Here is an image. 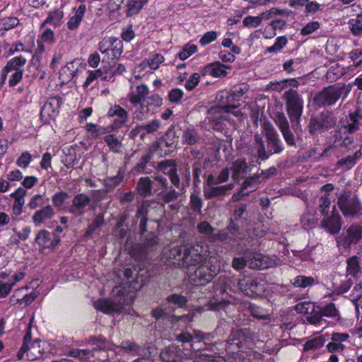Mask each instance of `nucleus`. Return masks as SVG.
Masks as SVG:
<instances>
[{
	"mask_svg": "<svg viewBox=\"0 0 362 362\" xmlns=\"http://www.w3.org/2000/svg\"><path fill=\"white\" fill-rule=\"evenodd\" d=\"M159 167L165 174L169 176L172 185H169L166 177L162 175H157L154 180L158 183L159 188L155 189L157 197L165 204L175 202L186 192V188L189 186L191 173L189 167L187 165L185 173V180L180 183V176L177 174V169L175 163L170 160L162 161Z\"/></svg>",
	"mask_w": 362,
	"mask_h": 362,
	"instance_id": "1",
	"label": "nucleus"
},
{
	"mask_svg": "<svg viewBox=\"0 0 362 362\" xmlns=\"http://www.w3.org/2000/svg\"><path fill=\"white\" fill-rule=\"evenodd\" d=\"M218 272L219 267L213 264L211 259H209L197 266L188 269L187 274L193 284L204 285L210 282Z\"/></svg>",
	"mask_w": 362,
	"mask_h": 362,
	"instance_id": "2",
	"label": "nucleus"
},
{
	"mask_svg": "<svg viewBox=\"0 0 362 362\" xmlns=\"http://www.w3.org/2000/svg\"><path fill=\"white\" fill-rule=\"evenodd\" d=\"M325 317L337 322L341 320L340 311L335 303H329L325 305H317V308L313 310L311 315H308L306 320L313 325L321 326L327 322Z\"/></svg>",
	"mask_w": 362,
	"mask_h": 362,
	"instance_id": "3",
	"label": "nucleus"
},
{
	"mask_svg": "<svg viewBox=\"0 0 362 362\" xmlns=\"http://www.w3.org/2000/svg\"><path fill=\"white\" fill-rule=\"evenodd\" d=\"M337 123V118L334 114L331 111L325 110L317 115L311 116L308 131L311 136H317L334 128Z\"/></svg>",
	"mask_w": 362,
	"mask_h": 362,
	"instance_id": "4",
	"label": "nucleus"
},
{
	"mask_svg": "<svg viewBox=\"0 0 362 362\" xmlns=\"http://www.w3.org/2000/svg\"><path fill=\"white\" fill-rule=\"evenodd\" d=\"M286 112L293 128L298 124L303 110V100L297 90L289 89L284 95Z\"/></svg>",
	"mask_w": 362,
	"mask_h": 362,
	"instance_id": "5",
	"label": "nucleus"
},
{
	"mask_svg": "<svg viewBox=\"0 0 362 362\" xmlns=\"http://www.w3.org/2000/svg\"><path fill=\"white\" fill-rule=\"evenodd\" d=\"M337 205L342 214L347 218H354L362 215V203L358 196L346 191L339 195Z\"/></svg>",
	"mask_w": 362,
	"mask_h": 362,
	"instance_id": "6",
	"label": "nucleus"
},
{
	"mask_svg": "<svg viewBox=\"0 0 362 362\" xmlns=\"http://www.w3.org/2000/svg\"><path fill=\"white\" fill-rule=\"evenodd\" d=\"M40 344L41 341L39 340L31 342V327H28L23 337V344L17 354L18 360L23 358L25 354L27 359L30 361L40 358L42 354Z\"/></svg>",
	"mask_w": 362,
	"mask_h": 362,
	"instance_id": "7",
	"label": "nucleus"
},
{
	"mask_svg": "<svg viewBox=\"0 0 362 362\" xmlns=\"http://www.w3.org/2000/svg\"><path fill=\"white\" fill-rule=\"evenodd\" d=\"M183 257L185 267L188 270L190 267L197 266L207 259L206 250L199 244H186Z\"/></svg>",
	"mask_w": 362,
	"mask_h": 362,
	"instance_id": "8",
	"label": "nucleus"
},
{
	"mask_svg": "<svg viewBox=\"0 0 362 362\" xmlns=\"http://www.w3.org/2000/svg\"><path fill=\"white\" fill-rule=\"evenodd\" d=\"M362 238V225L352 224L345 233L337 238V247L339 249L349 250L352 245H356Z\"/></svg>",
	"mask_w": 362,
	"mask_h": 362,
	"instance_id": "9",
	"label": "nucleus"
},
{
	"mask_svg": "<svg viewBox=\"0 0 362 362\" xmlns=\"http://www.w3.org/2000/svg\"><path fill=\"white\" fill-rule=\"evenodd\" d=\"M342 88L337 86H329L317 93L313 98L315 105L319 107L334 105L341 97Z\"/></svg>",
	"mask_w": 362,
	"mask_h": 362,
	"instance_id": "10",
	"label": "nucleus"
},
{
	"mask_svg": "<svg viewBox=\"0 0 362 362\" xmlns=\"http://www.w3.org/2000/svg\"><path fill=\"white\" fill-rule=\"evenodd\" d=\"M264 129L267 147V152L269 158L272 154L281 153L284 150V146L279 134L272 126H267Z\"/></svg>",
	"mask_w": 362,
	"mask_h": 362,
	"instance_id": "11",
	"label": "nucleus"
},
{
	"mask_svg": "<svg viewBox=\"0 0 362 362\" xmlns=\"http://www.w3.org/2000/svg\"><path fill=\"white\" fill-rule=\"evenodd\" d=\"M238 286L243 292L251 297L260 296L265 290L264 281L257 279H242L239 281Z\"/></svg>",
	"mask_w": 362,
	"mask_h": 362,
	"instance_id": "12",
	"label": "nucleus"
},
{
	"mask_svg": "<svg viewBox=\"0 0 362 362\" xmlns=\"http://www.w3.org/2000/svg\"><path fill=\"white\" fill-rule=\"evenodd\" d=\"M91 203V198L86 193H79L72 199V204L68 211L75 216H81L87 211Z\"/></svg>",
	"mask_w": 362,
	"mask_h": 362,
	"instance_id": "13",
	"label": "nucleus"
},
{
	"mask_svg": "<svg viewBox=\"0 0 362 362\" xmlns=\"http://www.w3.org/2000/svg\"><path fill=\"white\" fill-rule=\"evenodd\" d=\"M60 241V237L56 233H50L45 229L40 230L35 237V242L42 248L54 249Z\"/></svg>",
	"mask_w": 362,
	"mask_h": 362,
	"instance_id": "14",
	"label": "nucleus"
},
{
	"mask_svg": "<svg viewBox=\"0 0 362 362\" xmlns=\"http://www.w3.org/2000/svg\"><path fill=\"white\" fill-rule=\"evenodd\" d=\"M107 116L109 117H115L111 124L116 130L125 125L129 121L128 112L120 105L116 104L109 108Z\"/></svg>",
	"mask_w": 362,
	"mask_h": 362,
	"instance_id": "15",
	"label": "nucleus"
},
{
	"mask_svg": "<svg viewBox=\"0 0 362 362\" xmlns=\"http://www.w3.org/2000/svg\"><path fill=\"white\" fill-rule=\"evenodd\" d=\"M128 304L124 300L122 303L120 300L117 302L109 300L107 299H98L94 302V308L106 314L119 313L124 309L123 305Z\"/></svg>",
	"mask_w": 362,
	"mask_h": 362,
	"instance_id": "16",
	"label": "nucleus"
},
{
	"mask_svg": "<svg viewBox=\"0 0 362 362\" xmlns=\"http://www.w3.org/2000/svg\"><path fill=\"white\" fill-rule=\"evenodd\" d=\"M110 44V46L105 47V45L100 44L99 50L104 54L107 55V57L111 59H118L123 49V44L121 40L115 37H110L106 41Z\"/></svg>",
	"mask_w": 362,
	"mask_h": 362,
	"instance_id": "17",
	"label": "nucleus"
},
{
	"mask_svg": "<svg viewBox=\"0 0 362 362\" xmlns=\"http://www.w3.org/2000/svg\"><path fill=\"white\" fill-rule=\"evenodd\" d=\"M55 215L53 206L47 205L37 210L32 216L35 226H40L46 221L52 219Z\"/></svg>",
	"mask_w": 362,
	"mask_h": 362,
	"instance_id": "18",
	"label": "nucleus"
},
{
	"mask_svg": "<svg viewBox=\"0 0 362 362\" xmlns=\"http://www.w3.org/2000/svg\"><path fill=\"white\" fill-rule=\"evenodd\" d=\"M185 245L175 247L166 253L168 263L177 267H185L184 263Z\"/></svg>",
	"mask_w": 362,
	"mask_h": 362,
	"instance_id": "19",
	"label": "nucleus"
},
{
	"mask_svg": "<svg viewBox=\"0 0 362 362\" xmlns=\"http://www.w3.org/2000/svg\"><path fill=\"white\" fill-rule=\"evenodd\" d=\"M149 94V89L144 84L139 85L135 90H132L129 94V100L134 106L139 103L145 101Z\"/></svg>",
	"mask_w": 362,
	"mask_h": 362,
	"instance_id": "20",
	"label": "nucleus"
},
{
	"mask_svg": "<svg viewBox=\"0 0 362 362\" xmlns=\"http://www.w3.org/2000/svg\"><path fill=\"white\" fill-rule=\"evenodd\" d=\"M341 216L338 213L332 211L331 216L327 217L322 221V225L324 228L328 229V230L332 233H338L341 228Z\"/></svg>",
	"mask_w": 362,
	"mask_h": 362,
	"instance_id": "21",
	"label": "nucleus"
},
{
	"mask_svg": "<svg viewBox=\"0 0 362 362\" xmlns=\"http://www.w3.org/2000/svg\"><path fill=\"white\" fill-rule=\"evenodd\" d=\"M247 266L253 269H264L268 268V257L261 253L247 255Z\"/></svg>",
	"mask_w": 362,
	"mask_h": 362,
	"instance_id": "22",
	"label": "nucleus"
},
{
	"mask_svg": "<svg viewBox=\"0 0 362 362\" xmlns=\"http://www.w3.org/2000/svg\"><path fill=\"white\" fill-rule=\"evenodd\" d=\"M326 342L325 336L321 335L314 338L306 339L303 344V351L304 353H313L322 348Z\"/></svg>",
	"mask_w": 362,
	"mask_h": 362,
	"instance_id": "23",
	"label": "nucleus"
},
{
	"mask_svg": "<svg viewBox=\"0 0 362 362\" xmlns=\"http://www.w3.org/2000/svg\"><path fill=\"white\" fill-rule=\"evenodd\" d=\"M231 169L233 171L232 177L235 181H238L240 178L244 177L245 175L250 170V168L244 158L235 160L232 164Z\"/></svg>",
	"mask_w": 362,
	"mask_h": 362,
	"instance_id": "24",
	"label": "nucleus"
},
{
	"mask_svg": "<svg viewBox=\"0 0 362 362\" xmlns=\"http://www.w3.org/2000/svg\"><path fill=\"white\" fill-rule=\"evenodd\" d=\"M233 188V184H228L223 186H213L205 188L204 190L206 199H211L214 197H223L227 191Z\"/></svg>",
	"mask_w": 362,
	"mask_h": 362,
	"instance_id": "25",
	"label": "nucleus"
},
{
	"mask_svg": "<svg viewBox=\"0 0 362 362\" xmlns=\"http://www.w3.org/2000/svg\"><path fill=\"white\" fill-rule=\"evenodd\" d=\"M346 276H351L354 278H357L361 272L360 257L357 255L351 256L346 260Z\"/></svg>",
	"mask_w": 362,
	"mask_h": 362,
	"instance_id": "26",
	"label": "nucleus"
},
{
	"mask_svg": "<svg viewBox=\"0 0 362 362\" xmlns=\"http://www.w3.org/2000/svg\"><path fill=\"white\" fill-rule=\"evenodd\" d=\"M74 10L75 11L74 16L71 17L67 22V28L71 30H76L79 27L84 16L86 6L85 4H81L77 8H74Z\"/></svg>",
	"mask_w": 362,
	"mask_h": 362,
	"instance_id": "27",
	"label": "nucleus"
},
{
	"mask_svg": "<svg viewBox=\"0 0 362 362\" xmlns=\"http://www.w3.org/2000/svg\"><path fill=\"white\" fill-rule=\"evenodd\" d=\"M153 181L149 177H141L136 184V190L137 194L143 197H147L152 194Z\"/></svg>",
	"mask_w": 362,
	"mask_h": 362,
	"instance_id": "28",
	"label": "nucleus"
},
{
	"mask_svg": "<svg viewBox=\"0 0 362 362\" xmlns=\"http://www.w3.org/2000/svg\"><path fill=\"white\" fill-rule=\"evenodd\" d=\"M253 146L256 152L253 155L255 157H257L261 160H266L268 159V153L265 148L264 141L262 136L258 134H256L254 136Z\"/></svg>",
	"mask_w": 362,
	"mask_h": 362,
	"instance_id": "29",
	"label": "nucleus"
},
{
	"mask_svg": "<svg viewBox=\"0 0 362 362\" xmlns=\"http://www.w3.org/2000/svg\"><path fill=\"white\" fill-rule=\"evenodd\" d=\"M361 151H357L353 156H348L346 158L339 159L337 163V167L343 170H349L354 167L356 161L361 157Z\"/></svg>",
	"mask_w": 362,
	"mask_h": 362,
	"instance_id": "30",
	"label": "nucleus"
},
{
	"mask_svg": "<svg viewBox=\"0 0 362 362\" xmlns=\"http://www.w3.org/2000/svg\"><path fill=\"white\" fill-rule=\"evenodd\" d=\"M64 12L60 8H56L49 12L47 18L42 23V25L46 24L54 25V27L60 26L63 23Z\"/></svg>",
	"mask_w": 362,
	"mask_h": 362,
	"instance_id": "31",
	"label": "nucleus"
},
{
	"mask_svg": "<svg viewBox=\"0 0 362 362\" xmlns=\"http://www.w3.org/2000/svg\"><path fill=\"white\" fill-rule=\"evenodd\" d=\"M226 68L227 67L218 62L211 63L205 66L204 74L214 77H224L227 74Z\"/></svg>",
	"mask_w": 362,
	"mask_h": 362,
	"instance_id": "32",
	"label": "nucleus"
},
{
	"mask_svg": "<svg viewBox=\"0 0 362 362\" xmlns=\"http://www.w3.org/2000/svg\"><path fill=\"white\" fill-rule=\"evenodd\" d=\"M182 140L184 144L194 145L201 140V136L194 129H186L183 130Z\"/></svg>",
	"mask_w": 362,
	"mask_h": 362,
	"instance_id": "33",
	"label": "nucleus"
},
{
	"mask_svg": "<svg viewBox=\"0 0 362 362\" xmlns=\"http://www.w3.org/2000/svg\"><path fill=\"white\" fill-rule=\"evenodd\" d=\"M291 284L294 287L305 288L317 284V281L312 276L299 275L293 279Z\"/></svg>",
	"mask_w": 362,
	"mask_h": 362,
	"instance_id": "34",
	"label": "nucleus"
},
{
	"mask_svg": "<svg viewBox=\"0 0 362 362\" xmlns=\"http://www.w3.org/2000/svg\"><path fill=\"white\" fill-rule=\"evenodd\" d=\"M248 90L247 85L238 84L233 87L230 93H228V102L238 101L240 98Z\"/></svg>",
	"mask_w": 362,
	"mask_h": 362,
	"instance_id": "35",
	"label": "nucleus"
},
{
	"mask_svg": "<svg viewBox=\"0 0 362 362\" xmlns=\"http://www.w3.org/2000/svg\"><path fill=\"white\" fill-rule=\"evenodd\" d=\"M138 105L139 107L135 109L134 112L136 119L143 121L147 119L150 115L154 114L145 101L141 102Z\"/></svg>",
	"mask_w": 362,
	"mask_h": 362,
	"instance_id": "36",
	"label": "nucleus"
},
{
	"mask_svg": "<svg viewBox=\"0 0 362 362\" xmlns=\"http://www.w3.org/2000/svg\"><path fill=\"white\" fill-rule=\"evenodd\" d=\"M104 141L108 146L110 151L114 153H119L122 146L121 141L114 134H109L104 136Z\"/></svg>",
	"mask_w": 362,
	"mask_h": 362,
	"instance_id": "37",
	"label": "nucleus"
},
{
	"mask_svg": "<svg viewBox=\"0 0 362 362\" xmlns=\"http://www.w3.org/2000/svg\"><path fill=\"white\" fill-rule=\"evenodd\" d=\"M124 178L123 174L121 171H118L117 174L113 177H108L104 180V185L106 192L112 191L117 186H118Z\"/></svg>",
	"mask_w": 362,
	"mask_h": 362,
	"instance_id": "38",
	"label": "nucleus"
},
{
	"mask_svg": "<svg viewBox=\"0 0 362 362\" xmlns=\"http://www.w3.org/2000/svg\"><path fill=\"white\" fill-rule=\"evenodd\" d=\"M26 62V59L22 56L15 57L7 62L5 69L8 72L21 71V68L25 64Z\"/></svg>",
	"mask_w": 362,
	"mask_h": 362,
	"instance_id": "39",
	"label": "nucleus"
},
{
	"mask_svg": "<svg viewBox=\"0 0 362 362\" xmlns=\"http://www.w3.org/2000/svg\"><path fill=\"white\" fill-rule=\"evenodd\" d=\"M149 0H130L127 4V16L138 14Z\"/></svg>",
	"mask_w": 362,
	"mask_h": 362,
	"instance_id": "40",
	"label": "nucleus"
},
{
	"mask_svg": "<svg viewBox=\"0 0 362 362\" xmlns=\"http://www.w3.org/2000/svg\"><path fill=\"white\" fill-rule=\"evenodd\" d=\"M19 23V20L16 17H5L0 19V35L16 27Z\"/></svg>",
	"mask_w": 362,
	"mask_h": 362,
	"instance_id": "41",
	"label": "nucleus"
},
{
	"mask_svg": "<svg viewBox=\"0 0 362 362\" xmlns=\"http://www.w3.org/2000/svg\"><path fill=\"white\" fill-rule=\"evenodd\" d=\"M348 24L354 35H361L362 34V13L358 14L355 18L350 19Z\"/></svg>",
	"mask_w": 362,
	"mask_h": 362,
	"instance_id": "42",
	"label": "nucleus"
},
{
	"mask_svg": "<svg viewBox=\"0 0 362 362\" xmlns=\"http://www.w3.org/2000/svg\"><path fill=\"white\" fill-rule=\"evenodd\" d=\"M187 303V299L185 296L180 295V294H172L167 297L166 298V304L173 305L175 308H182L186 305Z\"/></svg>",
	"mask_w": 362,
	"mask_h": 362,
	"instance_id": "43",
	"label": "nucleus"
},
{
	"mask_svg": "<svg viewBox=\"0 0 362 362\" xmlns=\"http://www.w3.org/2000/svg\"><path fill=\"white\" fill-rule=\"evenodd\" d=\"M151 157L150 153L144 154L134 167L133 170L136 173H146V165L150 162Z\"/></svg>",
	"mask_w": 362,
	"mask_h": 362,
	"instance_id": "44",
	"label": "nucleus"
},
{
	"mask_svg": "<svg viewBox=\"0 0 362 362\" xmlns=\"http://www.w3.org/2000/svg\"><path fill=\"white\" fill-rule=\"evenodd\" d=\"M317 308V305L310 301H303L298 303L295 306V310L300 314H309L311 315L313 310Z\"/></svg>",
	"mask_w": 362,
	"mask_h": 362,
	"instance_id": "45",
	"label": "nucleus"
},
{
	"mask_svg": "<svg viewBox=\"0 0 362 362\" xmlns=\"http://www.w3.org/2000/svg\"><path fill=\"white\" fill-rule=\"evenodd\" d=\"M259 174H255L252 176L247 177L243 183L241 189L245 192V189L250 187L252 189L249 192L254 191L259 183Z\"/></svg>",
	"mask_w": 362,
	"mask_h": 362,
	"instance_id": "46",
	"label": "nucleus"
},
{
	"mask_svg": "<svg viewBox=\"0 0 362 362\" xmlns=\"http://www.w3.org/2000/svg\"><path fill=\"white\" fill-rule=\"evenodd\" d=\"M145 103L148 105L149 108L155 113L157 108L160 107L163 104V99L158 94H153L148 97Z\"/></svg>",
	"mask_w": 362,
	"mask_h": 362,
	"instance_id": "47",
	"label": "nucleus"
},
{
	"mask_svg": "<svg viewBox=\"0 0 362 362\" xmlns=\"http://www.w3.org/2000/svg\"><path fill=\"white\" fill-rule=\"evenodd\" d=\"M69 197V195L68 193L64 191L55 193L52 197L53 206L56 208L60 209Z\"/></svg>",
	"mask_w": 362,
	"mask_h": 362,
	"instance_id": "48",
	"label": "nucleus"
},
{
	"mask_svg": "<svg viewBox=\"0 0 362 362\" xmlns=\"http://www.w3.org/2000/svg\"><path fill=\"white\" fill-rule=\"evenodd\" d=\"M274 120L281 132L290 127L288 121L283 112H277Z\"/></svg>",
	"mask_w": 362,
	"mask_h": 362,
	"instance_id": "49",
	"label": "nucleus"
},
{
	"mask_svg": "<svg viewBox=\"0 0 362 362\" xmlns=\"http://www.w3.org/2000/svg\"><path fill=\"white\" fill-rule=\"evenodd\" d=\"M120 347L127 353L139 354L141 351L140 346L130 340L122 341Z\"/></svg>",
	"mask_w": 362,
	"mask_h": 362,
	"instance_id": "50",
	"label": "nucleus"
},
{
	"mask_svg": "<svg viewBox=\"0 0 362 362\" xmlns=\"http://www.w3.org/2000/svg\"><path fill=\"white\" fill-rule=\"evenodd\" d=\"M193 169V185L194 187H198L201 183L200 175L202 174V163L199 160H195L192 163Z\"/></svg>",
	"mask_w": 362,
	"mask_h": 362,
	"instance_id": "51",
	"label": "nucleus"
},
{
	"mask_svg": "<svg viewBox=\"0 0 362 362\" xmlns=\"http://www.w3.org/2000/svg\"><path fill=\"white\" fill-rule=\"evenodd\" d=\"M287 38L284 36L278 37L274 44L267 48L268 52H278L281 51L287 44Z\"/></svg>",
	"mask_w": 362,
	"mask_h": 362,
	"instance_id": "52",
	"label": "nucleus"
},
{
	"mask_svg": "<svg viewBox=\"0 0 362 362\" xmlns=\"http://www.w3.org/2000/svg\"><path fill=\"white\" fill-rule=\"evenodd\" d=\"M194 362H226L223 357L199 354L194 357Z\"/></svg>",
	"mask_w": 362,
	"mask_h": 362,
	"instance_id": "53",
	"label": "nucleus"
},
{
	"mask_svg": "<svg viewBox=\"0 0 362 362\" xmlns=\"http://www.w3.org/2000/svg\"><path fill=\"white\" fill-rule=\"evenodd\" d=\"M350 335L348 333L333 332L331 334V341L338 346H344V342L349 340Z\"/></svg>",
	"mask_w": 362,
	"mask_h": 362,
	"instance_id": "54",
	"label": "nucleus"
},
{
	"mask_svg": "<svg viewBox=\"0 0 362 362\" xmlns=\"http://www.w3.org/2000/svg\"><path fill=\"white\" fill-rule=\"evenodd\" d=\"M107 339L104 337L100 335V336H95V337H90L88 339V343L92 345H95V346L93 348V350H100L105 347V344L107 343Z\"/></svg>",
	"mask_w": 362,
	"mask_h": 362,
	"instance_id": "55",
	"label": "nucleus"
},
{
	"mask_svg": "<svg viewBox=\"0 0 362 362\" xmlns=\"http://www.w3.org/2000/svg\"><path fill=\"white\" fill-rule=\"evenodd\" d=\"M197 51V45L187 44L179 53L178 57L181 60H185L189 57L192 54L195 53Z\"/></svg>",
	"mask_w": 362,
	"mask_h": 362,
	"instance_id": "56",
	"label": "nucleus"
},
{
	"mask_svg": "<svg viewBox=\"0 0 362 362\" xmlns=\"http://www.w3.org/2000/svg\"><path fill=\"white\" fill-rule=\"evenodd\" d=\"M319 202H320V206H320V213L324 216H327L328 215L329 210V206H330V204H331V202H330V199L329 198V195L325 194L324 196H322L320 198Z\"/></svg>",
	"mask_w": 362,
	"mask_h": 362,
	"instance_id": "57",
	"label": "nucleus"
},
{
	"mask_svg": "<svg viewBox=\"0 0 362 362\" xmlns=\"http://www.w3.org/2000/svg\"><path fill=\"white\" fill-rule=\"evenodd\" d=\"M203 201L196 193H192L190 196L191 209L195 212H200L202 208Z\"/></svg>",
	"mask_w": 362,
	"mask_h": 362,
	"instance_id": "58",
	"label": "nucleus"
},
{
	"mask_svg": "<svg viewBox=\"0 0 362 362\" xmlns=\"http://www.w3.org/2000/svg\"><path fill=\"white\" fill-rule=\"evenodd\" d=\"M197 228L199 233L206 236L211 235L214 231V228L207 221H202Z\"/></svg>",
	"mask_w": 362,
	"mask_h": 362,
	"instance_id": "59",
	"label": "nucleus"
},
{
	"mask_svg": "<svg viewBox=\"0 0 362 362\" xmlns=\"http://www.w3.org/2000/svg\"><path fill=\"white\" fill-rule=\"evenodd\" d=\"M142 126L145 135L146 134H153L160 127V122L158 119H154Z\"/></svg>",
	"mask_w": 362,
	"mask_h": 362,
	"instance_id": "60",
	"label": "nucleus"
},
{
	"mask_svg": "<svg viewBox=\"0 0 362 362\" xmlns=\"http://www.w3.org/2000/svg\"><path fill=\"white\" fill-rule=\"evenodd\" d=\"M184 93L180 88L172 89L168 94L169 100L173 103H178L183 98Z\"/></svg>",
	"mask_w": 362,
	"mask_h": 362,
	"instance_id": "61",
	"label": "nucleus"
},
{
	"mask_svg": "<svg viewBox=\"0 0 362 362\" xmlns=\"http://www.w3.org/2000/svg\"><path fill=\"white\" fill-rule=\"evenodd\" d=\"M218 34L216 31L206 32L199 40V43L201 45L205 46L216 40Z\"/></svg>",
	"mask_w": 362,
	"mask_h": 362,
	"instance_id": "62",
	"label": "nucleus"
},
{
	"mask_svg": "<svg viewBox=\"0 0 362 362\" xmlns=\"http://www.w3.org/2000/svg\"><path fill=\"white\" fill-rule=\"evenodd\" d=\"M200 76L194 73L185 82V87L187 90H192L199 83Z\"/></svg>",
	"mask_w": 362,
	"mask_h": 362,
	"instance_id": "63",
	"label": "nucleus"
},
{
	"mask_svg": "<svg viewBox=\"0 0 362 362\" xmlns=\"http://www.w3.org/2000/svg\"><path fill=\"white\" fill-rule=\"evenodd\" d=\"M31 155L25 151L23 152L16 160V164L23 168H27L31 162Z\"/></svg>",
	"mask_w": 362,
	"mask_h": 362,
	"instance_id": "64",
	"label": "nucleus"
}]
</instances>
